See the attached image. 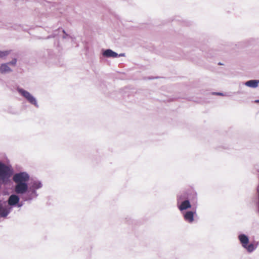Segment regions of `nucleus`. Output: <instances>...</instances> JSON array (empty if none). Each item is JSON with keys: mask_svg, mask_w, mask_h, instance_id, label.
Listing matches in <instances>:
<instances>
[{"mask_svg": "<svg viewBox=\"0 0 259 259\" xmlns=\"http://www.w3.org/2000/svg\"><path fill=\"white\" fill-rule=\"evenodd\" d=\"M28 189V186L27 183H17L15 187V191L17 194H24Z\"/></svg>", "mask_w": 259, "mask_h": 259, "instance_id": "obj_3", "label": "nucleus"}, {"mask_svg": "<svg viewBox=\"0 0 259 259\" xmlns=\"http://www.w3.org/2000/svg\"><path fill=\"white\" fill-rule=\"evenodd\" d=\"M238 238L243 247H245L249 242L248 238L244 234L240 235L238 237Z\"/></svg>", "mask_w": 259, "mask_h": 259, "instance_id": "obj_6", "label": "nucleus"}, {"mask_svg": "<svg viewBox=\"0 0 259 259\" xmlns=\"http://www.w3.org/2000/svg\"><path fill=\"white\" fill-rule=\"evenodd\" d=\"M19 201V198L16 195H12L10 196L8 203L10 205H14L18 203Z\"/></svg>", "mask_w": 259, "mask_h": 259, "instance_id": "obj_5", "label": "nucleus"}, {"mask_svg": "<svg viewBox=\"0 0 259 259\" xmlns=\"http://www.w3.org/2000/svg\"><path fill=\"white\" fill-rule=\"evenodd\" d=\"M244 247L249 252H251L254 249V246L253 244H250L249 245L247 244L246 246Z\"/></svg>", "mask_w": 259, "mask_h": 259, "instance_id": "obj_13", "label": "nucleus"}, {"mask_svg": "<svg viewBox=\"0 0 259 259\" xmlns=\"http://www.w3.org/2000/svg\"><path fill=\"white\" fill-rule=\"evenodd\" d=\"M29 179V175L26 172H20L14 175L13 180L17 183H27Z\"/></svg>", "mask_w": 259, "mask_h": 259, "instance_id": "obj_2", "label": "nucleus"}, {"mask_svg": "<svg viewBox=\"0 0 259 259\" xmlns=\"http://www.w3.org/2000/svg\"><path fill=\"white\" fill-rule=\"evenodd\" d=\"M103 56L106 57L115 58L118 56V54L111 50L108 49L104 52Z\"/></svg>", "mask_w": 259, "mask_h": 259, "instance_id": "obj_8", "label": "nucleus"}, {"mask_svg": "<svg viewBox=\"0 0 259 259\" xmlns=\"http://www.w3.org/2000/svg\"><path fill=\"white\" fill-rule=\"evenodd\" d=\"M13 174V170L4 163L0 162V182H7Z\"/></svg>", "mask_w": 259, "mask_h": 259, "instance_id": "obj_1", "label": "nucleus"}, {"mask_svg": "<svg viewBox=\"0 0 259 259\" xmlns=\"http://www.w3.org/2000/svg\"><path fill=\"white\" fill-rule=\"evenodd\" d=\"M259 80H250L245 82V85L251 88H256L258 86Z\"/></svg>", "mask_w": 259, "mask_h": 259, "instance_id": "obj_11", "label": "nucleus"}, {"mask_svg": "<svg viewBox=\"0 0 259 259\" xmlns=\"http://www.w3.org/2000/svg\"><path fill=\"white\" fill-rule=\"evenodd\" d=\"M41 187V184L39 182L35 181L32 183L30 189H31L32 191L34 192L35 190L39 189Z\"/></svg>", "mask_w": 259, "mask_h": 259, "instance_id": "obj_12", "label": "nucleus"}, {"mask_svg": "<svg viewBox=\"0 0 259 259\" xmlns=\"http://www.w3.org/2000/svg\"><path fill=\"white\" fill-rule=\"evenodd\" d=\"M191 207V205L189 200H185L181 203L179 208L180 210H183L189 208Z\"/></svg>", "mask_w": 259, "mask_h": 259, "instance_id": "obj_10", "label": "nucleus"}, {"mask_svg": "<svg viewBox=\"0 0 259 259\" xmlns=\"http://www.w3.org/2000/svg\"><path fill=\"white\" fill-rule=\"evenodd\" d=\"M217 94H218V95H221L222 94L218 93Z\"/></svg>", "mask_w": 259, "mask_h": 259, "instance_id": "obj_17", "label": "nucleus"}, {"mask_svg": "<svg viewBox=\"0 0 259 259\" xmlns=\"http://www.w3.org/2000/svg\"><path fill=\"white\" fill-rule=\"evenodd\" d=\"M184 219L189 223L194 221V213L191 211H187L184 215Z\"/></svg>", "mask_w": 259, "mask_h": 259, "instance_id": "obj_9", "label": "nucleus"}, {"mask_svg": "<svg viewBox=\"0 0 259 259\" xmlns=\"http://www.w3.org/2000/svg\"><path fill=\"white\" fill-rule=\"evenodd\" d=\"M16 63H17V59L14 58L11 61H10V62H8V63H9V65L15 66V65L16 64Z\"/></svg>", "mask_w": 259, "mask_h": 259, "instance_id": "obj_15", "label": "nucleus"}, {"mask_svg": "<svg viewBox=\"0 0 259 259\" xmlns=\"http://www.w3.org/2000/svg\"><path fill=\"white\" fill-rule=\"evenodd\" d=\"M10 53V51H0V58H4L8 56Z\"/></svg>", "mask_w": 259, "mask_h": 259, "instance_id": "obj_14", "label": "nucleus"}, {"mask_svg": "<svg viewBox=\"0 0 259 259\" xmlns=\"http://www.w3.org/2000/svg\"><path fill=\"white\" fill-rule=\"evenodd\" d=\"M9 63L2 64L0 66V72L2 73H5L12 71V69L9 67Z\"/></svg>", "mask_w": 259, "mask_h": 259, "instance_id": "obj_7", "label": "nucleus"}, {"mask_svg": "<svg viewBox=\"0 0 259 259\" xmlns=\"http://www.w3.org/2000/svg\"><path fill=\"white\" fill-rule=\"evenodd\" d=\"M19 92L31 104L34 105H36L35 99L27 91L20 89L18 90Z\"/></svg>", "mask_w": 259, "mask_h": 259, "instance_id": "obj_4", "label": "nucleus"}, {"mask_svg": "<svg viewBox=\"0 0 259 259\" xmlns=\"http://www.w3.org/2000/svg\"><path fill=\"white\" fill-rule=\"evenodd\" d=\"M255 102H256V103H259V100H255Z\"/></svg>", "mask_w": 259, "mask_h": 259, "instance_id": "obj_16", "label": "nucleus"}]
</instances>
